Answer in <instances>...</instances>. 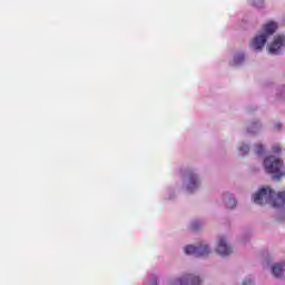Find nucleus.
Instances as JSON below:
<instances>
[{"mask_svg": "<svg viewBox=\"0 0 285 285\" xmlns=\"http://www.w3.org/2000/svg\"><path fill=\"white\" fill-rule=\"evenodd\" d=\"M198 228H199V224L194 223V224L191 225V230H197Z\"/></svg>", "mask_w": 285, "mask_h": 285, "instance_id": "obj_17", "label": "nucleus"}, {"mask_svg": "<svg viewBox=\"0 0 285 285\" xmlns=\"http://www.w3.org/2000/svg\"><path fill=\"white\" fill-rule=\"evenodd\" d=\"M216 253H218V255H222L223 257H226V255H230V253H233V248L228 246V244L226 243V238H219L218 245L216 247Z\"/></svg>", "mask_w": 285, "mask_h": 285, "instance_id": "obj_4", "label": "nucleus"}, {"mask_svg": "<svg viewBox=\"0 0 285 285\" xmlns=\"http://www.w3.org/2000/svg\"><path fill=\"white\" fill-rule=\"evenodd\" d=\"M254 153H255V155H258V156L264 155V153H265L264 145H262V144H256V145L254 146Z\"/></svg>", "mask_w": 285, "mask_h": 285, "instance_id": "obj_11", "label": "nucleus"}, {"mask_svg": "<svg viewBox=\"0 0 285 285\" xmlns=\"http://www.w3.org/2000/svg\"><path fill=\"white\" fill-rule=\"evenodd\" d=\"M243 285H253V281L252 279H246L243 282Z\"/></svg>", "mask_w": 285, "mask_h": 285, "instance_id": "obj_18", "label": "nucleus"}, {"mask_svg": "<svg viewBox=\"0 0 285 285\" xmlns=\"http://www.w3.org/2000/svg\"><path fill=\"white\" fill-rule=\"evenodd\" d=\"M187 190L189 193H194L196 190V188L199 186V178H197V175H195V173L189 171L187 174Z\"/></svg>", "mask_w": 285, "mask_h": 285, "instance_id": "obj_6", "label": "nucleus"}, {"mask_svg": "<svg viewBox=\"0 0 285 285\" xmlns=\"http://www.w3.org/2000/svg\"><path fill=\"white\" fill-rule=\"evenodd\" d=\"M254 204H258V206L269 204L273 208H283L285 206V191H278L275 195L273 188L263 187L254 195Z\"/></svg>", "mask_w": 285, "mask_h": 285, "instance_id": "obj_1", "label": "nucleus"}, {"mask_svg": "<svg viewBox=\"0 0 285 285\" xmlns=\"http://www.w3.org/2000/svg\"><path fill=\"white\" fill-rule=\"evenodd\" d=\"M266 37H256L252 40L250 48H253V50H262V48L266 46Z\"/></svg>", "mask_w": 285, "mask_h": 285, "instance_id": "obj_8", "label": "nucleus"}, {"mask_svg": "<svg viewBox=\"0 0 285 285\" xmlns=\"http://www.w3.org/2000/svg\"><path fill=\"white\" fill-rule=\"evenodd\" d=\"M250 150V148L248 147V145H242L239 147V154L240 155H248V151Z\"/></svg>", "mask_w": 285, "mask_h": 285, "instance_id": "obj_13", "label": "nucleus"}, {"mask_svg": "<svg viewBox=\"0 0 285 285\" xmlns=\"http://www.w3.org/2000/svg\"><path fill=\"white\" fill-rule=\"evenodd\" d=\"M272 151L275 154V155H278V153H282V146L279 145H274L272 147Z\"/></svg>", "mask_w": 285, "mask_h": 285, "instance_id": "obj_16", "label": "nucleus"}, {"mask_svg": "<svg viewBox=\"0 0 285 285\" xmlns=\"http://www.w3.org/2000/svg\"><path fill=\"white\" fill-rule=\"evenodd\" d=\"M248 132H257V130H259V125L254 122L248 127Z\"/></svg>", "mask_w": 285, "mask_h": 285, "instance_id": "obj_15", "label": "nucleus"}, {"mask_svg": "<svg viewBox=\"0 0 285 285\" xmlns=\"http://www.w3.org/2000/svg\"><path fill=\"white\" fill-rule=\"evenodd\" d=\"M276 128L279 130V128H282V125L277 124Z\"/></svg>", "mask_w": 285, "mask_h": 285, "instance_id": "obj_19", "label": "nucleus"}, {"mask_svg": "<svg viewBox=\"0 0 285 285\" xmlns=\"http://www.w3.org/2000/svg\"><path fill=\"white\" fill-rule=\"evenodd\" d=\"M184 252L185 255H194L195 257H206V255H210V248H208V245L205 244H200L197 247L187 245L184 248Z\"/></svg>", "mask_w": 285, "mask_h": 285, "instance_id": "obj_2", "label": "nucleus"}, {"mask_svg": "<svg viewBox=\"0 0 285 285\" xmlns=\"http://www.w3.org/2000/svg\"><path fill=\"white\" fill-rule=\"evenodd\" d=\"M278 24L275 21H268L263 26V32L264 35H259V37H266L271 35H275L277 32Z\"/></svg>", "mask_w": 285, "mask_h": 285, "instance_id": "obj_7", "label": "nucleus"}, {"mask_svg": "<svg viewBox=\"0 0 285 285\" xmlns=\"http://www.w3.org/2000/svg\"><path fill=\"white\" fill-rule=\"evenodd\" d=\"M153 285H157V279H155V281L153 282Z\"/></svg>", "mask_w": 285, "mask_h": 285, "instance_id": "obj_20", "label": "nucleus"}, {"mask_svg": "<svg viewBox=\"0 0 285 285\" xmlns=\"http://www.w3.org/2000/svg\"><path fill=\"white\" fill-rule=\"evenodd\" d=\"M285 46V38L278 37L271 45H268V52L271 55H277L282 48Z\"/></svg>", "mask_w": 285, "mask_h": 285, "instance_id": "obj_3", "label": "nucleus"}, {"mask_svg": "<svg viewBox=\"0 0 285 285\" xmlns=\"http://www.w3.org/2000/svg\"><path fill=\"white\" fill-rule=\"evenodd\" d=\"M244 53H237L235 57H234V62L236 65H239V63H243L244 62Z\"/></svg>", "mask_w": 285, "mask_h": 285, "instance_id": "obj_12", "label": "nucleus"}, {"mask_svg": "<svg viewBox=\"0 0 285 285\" xmlns=\"http://www.w3.org/2000/svg\"><path fill=\"white\" fill-rule=\"evenodd\" d=\"M225 206L226 208H235L237 206V200L235 198H227L225 199Z\"/></svg>", "mask_w": 285, "mask_h": 285, "instance_id": "obj_10", "label": "nucleus"}, {"mask_svg": "<svg viewBox=\"0 0 285 285\" xmlns=\"http://www.w3.org/2000/svg\"><path fill=\"white\" fill-rule=\"evenodd\" d=\"M179 285H202L199 276L187 274L183 278L178 279Z\"/></svg>", "mask_w": 285, "mask_h": 285, "instance_id": "obj_5", "label": "nucleus"}, {"mask_svg": "<svg viewBox=\"0 0 285 285\" xmlns=\"http://www.w3.org/2000/svg\"><path fill=\"white\" fill-rule=\"evenodd\" d=\"M284 271H285V263L275 264V265L272 267V273H273V275H275L276 277H282V275H284Z\"/></svg>", "mask_w": 285, "mask_h": 285, "instance_id": "obj_9", "label": "nucleus"}, {"mask_svg": "<svg viewBox=\"0 0 285 285\" xmlns=\"http://www.w3.org/2000/svg\"><path fill=\"white\" fill-rule=\"evenodd\" d=\"M252 6H254V8H264V0H253Z\"/></svg>", "mask_w": 285, "mask_h": 285, "instance_id": "obj_14", "label": "nucleus"}]
</instances>
